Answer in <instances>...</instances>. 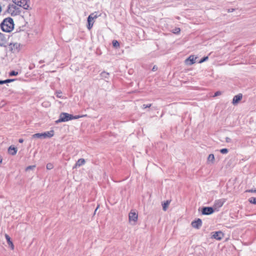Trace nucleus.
I'll list each match as a JSON object with an SVG mask.
<instances>
[{
    "mask_svg": "<svg viewBox=\"0 0 256 256\" xmlns=\"http://www.w3.org/2000/svg\"><path fill=\"white\" fill-rule=\"evenodd\" d=\"M214 156L213 154H210L208 158V161L209 162H214Z\"/></svg>",
    "mask_w": 256,
    "mask_h": 256,
    "instance_id": "aec40b11",
    "label": "nucleus"
},
{
    "mask_svg": "<svg viewBox=\"0 0 256 256\" xmlns=\"http://www.w3.org/2000/svg\"><path fill=\"white\" fill-rule=\"evenodd\" d=\"M7 11L12 16H18L20 12V8L14 4H9Z\"/></svg>",
    "mask_w": 256,
    "mask_h": 256,
    "instance_id": "f03ea898",
    "label": "nucleus"
},
{
    "mask_svg": "<svg viewBox=\"0 0 256 256\" xmlns=\"http://www.w3.org/2000/svg\"><path fill=\"white\" fill-rule=\"evenodd\" d=\"M6 37L2 33L0 32V46H4L6 43Z\"/></svg>",
    "mask_w": 256,
    "mask_h": 256,
    "instance_id": "9b49d317",
    "label": "nucleus"
},
{
    "mask_svg": "<svg viewBox=\"0 0 256 256\" xmlns=\"http://www.w3.org/2000/svg\"><path fill=\"white\" fill-rule=\"evenodd\" d=\"M197 58L194 57V56H190L186 60V63L187 64L192 65L195 62V60Z\"/></svg>",
    "mask_w": 256,
    "mask_h": 256,
    "instance_id": "9d476101",
    "label": "nucleus"
},
{
    "mask_svg": "<svg viewBox=\"0 0 256 256\" xmlns=\"http://www.w3.org/2000/svg\"><path fill=\"white\" fill-rule=\"evenodd\" d=\"M2 162V158L0 157V164Z\"/></svg>",
    "mask_w": 256,
    "mask_h": 256,
    "instance_id": "a19ab883",
    "label": "nucleus"
},
{
    "mask_svg": "<svg viewBox=\"0 0 256 256\" xmlns=\"http://www.w3.org/2000/svg\"><path fill=\"white\" fill-rule=\"evenodd\" d=\"M62 92L61 91H57L56 92V96L58 98H62Z\"/></svg>",
    "mask_w": 256,
    "mask_h": 256,
    "instance_id": "b1692460",
    "label": "nucleus"
},
{
    "mask_svg": "<svg viewBox=\"0 0 256 256\" xmlns=\"http://www.w3.org/2000/svg\"><path fill=\"white\" fill-rule=\"evenodd\" d=\"M72 115L66 113V112H62L60 114L59 118L56 121V124L61 122H68L70 120H72Z\"/></svg>",
    "mask_w": 256,
    "mask_h": 256,
    "instance_id": "7ed1b4c3",
    "label": "nucleus"
},
{
    "mask_svg": "<svg viewBox=\"0 0 256 256\" xmlns=\"http://www.w3.org/2000/svg\"><path fill=\"white\" fill-rule=\"evenodd\" d=\"M130 222H133L135 224L138 219V214L134 210H131L128 215Z\"/></svg>",
    "mask_w": 256,
    "mask_h": 256,
    "instance_id": "423d86ee",
    "label": "nucleus"
},
{
    "mask_svg": "<svg viewBox=\"0 0 256 256\" xmlns=\"http://www.w3.org/2000/svg\"><path fill=\"white\" fill-rule=\"evenodd\" d=\"M10 48L12 52H18L20 49V44L18 43L10 44Z\"/></svg>",
    "mask_w": 256,
    "mask_h": 256,
    "instance_id": "6e6552de",
    "label": "nucleus"
},
{
    "mask_svg": "<svg viewBox=\"0 0 256 256\" xmlns=\"http://www.w3.org/2000/svg\"><path fill=\"white\" fill-rule=\"evenodd\" d=\"M119 46H120V44L118 41H116V40L113 41V46L117 48V47H118Z\"/></svg>",
    "mask_w": 256,
    "mask_h": 256,
    "instance_id": "bb28decb",
    "label": "nucleus"
},
{
    "mask_svg": "<svg viewBox=\"0 0 256 256\" xmlns=\"http://www.w3.org/2000/svg\"><path fill=\"white\" fill-rule=\"evenodd\" d=\"M170 200H166L162 204V208L164 211H166L170 204Z\"/></svg>",
    "mask_w": 256,
    "mask_h": 256,
    "instance_id": "6ab92c4d",
    "label": "nucleus"
},
{
    "mask_svg": "<svg viewBox=\"0 0 256 256\" xmlns=\"http://www.w3.org/2000/svg\"><path fill=\"white\" fill-rule=\"evenodd\" d=\"M202 224V220L200 218H198L196 220L192 222V226L193 228H198Z\"/></svg>",
    "mask_w": 256,
    "mask_h": 256,
    "instance_id": "4468645a",
    "label": "nucleus"
},
{
    "mask_svg": "<svg viewBox=\"0 0 256 256\" xmlns=\"http://www.w3.org/2000/svg\"><path fill=\"white\" fill-rule=\"evenodd\" d=\"M4 84L3 80H0V84Z\"/></svg>",
    "mask_w": 256,
    "mask_h": 256,
    "instance_id": "ea45409f",
    "label": "nucleus"
},
{
    "mask_svg": "<svg viewBox=\"0 0 256 256\" xmlns=\"http://www.w3.org/2000/svg\"><path fill=\"white\" fill-rule=\"evenodd\" d=\"M86 116V115H84V116H80V115H77V116H74L72 115V120L74 119H78V118H82V117H84Z\"/></svg>",
    "mask_w": 256,
    "mask_h": 256,
    "instance_id": "cd10ccee",
    "label": "nucleus"
},
{
    "mask_svg": "<svg viewBox=\"0 0 256 256\" xmlns=\"http://www.w3.org/2000/svg\"><path fill=\"white\" fill-rule=\"evenodd\" d=\"M180 32V29L179 28H176L175 29L173 30V33L178 34H179Z\"/></svg>",
    "mask_w": 256,
    "mask_h": 256,
    "instance_id": "393cba45",
    "label": "nucleus"
},
{
    "mask_svg": "<svg viewBox=\"0 0 256 256\" xmlns=\"http://www.w3.org/2000/svg\"><path fill=\"white\" fill-rule=\"evenodd\" d=\"M24 142V140L22 138H20L18 140V142L20 143H22V142Z\"/></svg>",
    "mask_w": 256,
    "mask_h": 256,
    "instance_id": "e433bc0d",
    "label": "nucleus"
},
{
    "mask_svg": "<svg viewBox=\"0 0 256 256\" xmlns=\"http://www.w3.org/2000/svg\"><path fill=\"white\" fill-rule=\"evenodd\" d=\"M36 167L35 166H28L26 168V170H32L34 169V168Z\"/></svg>",
    "mask_w": 256,
    "mask_h": 256,
    "instance_id": "2f4dec72",
    "label": "nucleus"
},
{
    "mask_svg": "<svg viewBox=\"0 0 256 256\" xmlns=\"http://www.w3.org/2000/svg\"><path fill=\"white\" fill-rule=\"evenodd\" d=\"M89 16H92V20H94L96 19V18H97L98 16L96 14H94V13H92V14H91Z\"/></svg>",
    "mask_w": 256,
    "mask_h": 256,
    "instance_id": "c85d7f7f",
    "label": "nucleus"
},
{
    "mask_svg": "<svg viewBox=\"0 0 256 256\" xmlns=\"http://www.w3.org/2000/svg\"><path fill=\"white\" fill-rule=\"evenodd\" d=\"M100 74L102 78H108L110 76V74L105 72H102Z\"/></svg>",
    "mask_w": 256,
    "mask_h": 256,
    "instance_id": "412c9836",
    "label": "nucleus"
},
{
    "mask_svg": "<svg viewBox=\"0 0 256 256\" xmlns=\"http://www.w3.org/2000/svg\"><path fill=\"white\" fill-rule=\"evenodd\" d=\"M30 0H12L13 2L16 6L22 7L25 10H28L29 6L28 4Z\"/></svg>",
    "mask_w": 256,
    "mask_h": 256,
    "instance_id": "39448f33",
    "label": "nucleus"
},
{
    "mask_svg": "<svg viewBox=\"0 0 256 256\" xmlns=\"http://www.w3.org/2000/svg\"><path fill=\"white\" fill-rule=\"evenodd\" d=\"M152 106V104H143L142 105V108L144 109L148 108H150Z\"/></svg>",
    "mask_w": 256,
    "mask_h": 256,
    "instance_id": "473e14b6",
    "label": "nucleus"
},
{
    "mask_svg": "<svg viewBox=\"0 0 256 256\" xmlns=\"http://www.w3.org/2000/svg\"><path fill=\"white\" fill-rule=\"evenodd\" d=\"M248 201L251 204H256V198L252 197L249 198Z\"/></svg>",
    "mask_w": 256,
    "mask_h": 256,
    "instance_id": "4be33fe9",
    "label": "nucleus"
},
{
    "mask_svg": "<svg viewBox=\"0 0 256 256\" xmlns=\"http://www.w3.org/2000/svg\"><path fill=\"white\" fill-rule=\"evenodd\" d=\"M44 62L43 60H40V64H41V63H42V62Z\"/></svg>",
    "mask_w": 256,
    "mask_h": 256,
    "instance_id": "79ce46f5",
    "label": "nucleus"
},
{
    "mask_svg": "<svg viewBox=\"0 0 256 256\" xmlns=\"http://www.w3.org/2000/svg\"><path fill=\"white\" fill-rule=\"evenodd\" d=\"M46 169L48 170H50L53 168L54 166L53 164L51 163H48L46 164Z\"/></svg>",
    "mask_w": 256,
    "mask_h": 256,
    "instance_id": "5701e85b",
    "label": "nucleus"
},
{
    "mask_svg": "<svg viewBox=\"0 0 256 256\" xmlns=\"http://www.w3.org/2000/svg\"><path fill=\"white\" fill-rule=\"evenodd\" d=\"M98 206L97 208H96V209L95 210V211L94 212V214L96 213V212L97 210L98 209Z\"/></svg>",
    "mask_w": 256,
    "mask_h": 256,
    "instance_id": "58836bf2",
    "label": "nucleus"
},
{
    "mask_svg": "<svg viewBox=\"0 0 256 256\" xmlns=\"http://www.w3.org/2000/svg\"><path fill=\"white\" fill-rule=\"evenodd\" d=\"M54 135V131L50 130L44 133H36L32 136L33 138H51Z\"/></svg>",
    "mask_w": 256,
    "mask_h": 256,
    "instance_id": "20e7f679",
    "label": "nucleus"
},
{
    "mask_svg": "<svg viewBox=\"0 0 256 256\" xmlns=\"http://www.w3.org/2000/svg\"><path fill=\"white\" fill-rule=\"evenodd\" d=\"M14 80H13V79H8V80H3V82H4V84H6V83H8V82H12Z\"/></svg>",
    "mask_w": 256,
    "mask_h": 256,
    "instance_id": "c756f323",
    "label": "nucleus"
},
{
    "mask_svg": "<svg viewBox=\"0 0 256 256\" xmlns=\"http://www.w3.org/2000/svg\"><path fill=\"white\" fill-rule=\"evenodd\" d=\"M8 152L10 154L14 156L16 154L17 149L16 148L11 146L9 147Z\"/></svg>",
    "mask_w": 256,
    "mask_h": 256,
    "instance_id": "f3484780",
    "label": "nucleus"
},
{
    "mask_svg": "<svg viewBox=\"0 0 256 256\" xmlns=\"http://www.w3.org/2000/svg\"><path fill=\"white\" fill-rule=\"evenodd\" d=\"M208 59V56H206V57H204L203 58H202L200 61V63H202L204 62H205L206 60H207Z\"/></svg>",
    "mask_w": 256,
    "mask_h": 256,
    "instance_id": "72a5a7b5",
    "label": "nucleus"
},
{
    "mask_svg": "<svg viewBox=\"0 0 256 256\" xmlns=\"http://www.w3.org/2000/svg\"><path fill=\"white\" fill-rule=\"evenodd\" d=\"M224 236V234L222 232H214L212 235V237L217 240H220Z\"/></svg>",
    "mask_w": 256,
    "mask_h": 256,
    "instance_id": "ddd939ff",
    "label": "nucleus"
},
{
    "mask_svg": "<svg viewBox=\"0 0 256 256\" xmlns=\"http://www.w3.org/2000/svg\"><path fill=\"white\" fill-rule=\"evenodd\" d=\"M222 94V92L220 91H218L216 92H215L214 96V97H216V96H220Z\"/></svg>",
    "mask_w": 256,
    "mask_h": 256,
    "instance_id": "f704fd0d",
    "label": "nucleus"
},
{
    "mask_svg": "<svg viewBox=\"0 0 256 256\" xmlns=\"http://www.w3.org/2000/svg\"><path fill=\"white\" fill-rule=\"evenodd\" d=\"M18 74V72H15L14 70L10 72V76H17Z\"/></svg>",
    "mask_w": 256,
    "mask_h": 256,
    "instance_id": "a878e982",
    "label": "nucleus"
},
{
    "mask_svg": "<svg viewBox=\"0 0 256 256\" xmlns=\"http://www.w3.org/2000/svg\"><path fill=\"white\" fill-rule=\"evenodd\" d=\"M92 18V16H88V24L87 26L88 28L90 30L92 28L94 24V20L91 19Z\"/></svg>",
    "mask_w": 256,
    "mask_h": 256,
    "instance_id": "dca6fc26",
    "label": "nucleus"
},
{
    "mask_svg": "<svg viewBox=\"0 0 256 256\" xmlns=\"http://www.w3.org/2000/svg\"><path fill=\"white\" fill-rule=\"evenodd\" d=\"M156 69H157V68L156 66H154V68H152V70L154 71Z\"/></svg>",
    "mask_w": 256,
    "mask_h": 256,
    "instance_id": "4c0bfd02",
    "label": "nucleus"
},
{
    "mask_svg": "<svg viewBox=\"0 0 256 256\" xmlns=\"http://www.w3.org/2000/svg\"><path fill=\"white\" fill-rule=\"evenodd\" d=\"M214 210L211 207H204L202 209V213L203 214L208 215L212 214Z\"/></svg>",
    "mask_w": 256,
    "mask_h": 256,
    "instance_id": "1a4fd4ad",
    "label": "nucleus"
},
{
    "mask_svg": "<svg viewBox=\"0 0 256 256\" xmlns=\"http://www.w3.org/2000/svg\"><path fill=\"white\" fill-rule=\"evenodd\" d=\"M242 98V94H239L238 95L235 96L232 100V104H236L238 102L241 100Z\"/></svg>",
    "mask_w": 256,
    "mask_h": 256,
    "instance_id": "f8f14e48",
    "label": "nucleus"
},
{
    "mask_svg": "<svg viewBox=\"0 0 256 256\" xmlns=\"http://www.w3.org/2000/svg\"><path fill=\"white\" fill-rule=\"evenodd\" d=\"M1 28L4 32H9L14 28V24L12 18H8L4 20L0 24Z\"/></svg>",
    "mask_w": 256,
    "mask_h": 256,
    "instance_id": "f257e3e1",
    "label": "nucleus"
},
{
    "mask_svg": "<svg viewBox=\"0 0 256 256\" xmlns=\"http://www.w3.org/2000/svg\"><path fill=\"white\" fill-rule=\"evenodd\" d=\"M246 192H254V193H256V190H246Z\"/></svg>",
    "mask_w": 256,
    "mask_h": 256,
    "instance_id": "c9c22d12",
    "label": "nucleus"
},
{
    "mask_svg": "<svg viewBox=\"0 0 256 256\" xmlns=\"http://www.w3.org/2000/svg\"><path fill=\"white\" fill-rule=\"evenodd\" d=\"M85 162H86V161H85L84 159L80 158L76 162L74 168H76L78 166L80 167V166L84 165L85 164Z\"/></svg>",
    "mask_w": 256,
    "mask_h": 256,
    "instance_id": "a211bd4d",
    "label": "nucleus"
},
{
    "mask_svg": "<svg viewBox=\"0 0 256 256\" xmlns=\"http://www.w3.org/2000/svg\"><path fill=\"white\" fill-rule=\"evenodd\" d=\"M226 202V200L224 198L216 200L214 202V207L215 209H218L221 208Z\"/></svg>",
    "mask_w": 256,
    "mask_h": 256,
    "instance_id": "0eeeda50",
    "label": "nucleus"
},
{
    "mask_svg": "<svg viewBox=\"0 0 256 256\" xmlns=\"http://www.w3.org/2000/svg\"><path fill=\"white\" fill-rule=\"evenodd\" d=\"M222 154H226L228 152V150L226 148H222L220 150Z\"/></svg>",
    "mask_w": 256,
    "mask_h": 256,
    "instance_id": "7c9ffc66",
    "label": "nucleus"
},
{
    "mask_svg": "<svg viewBox=\"0 0 256 256\" xmlns=\"http://www.w3.org/2000/svg\"><path fill=\"white\" fill-rule=\"evenodd\" d=\"M5 238L8 244L10 247L11 249L13 250L14 249V245L10 240V238L7 234H5Z\"/></svg>",
    "mask_w": 256,
    "mask_h": 256,
    "instance_id": "2eb2a0df",
    "label": "nucleus"
}]
</instances>
